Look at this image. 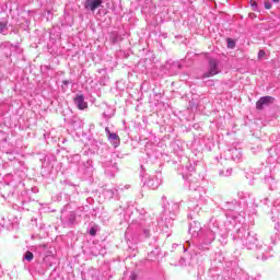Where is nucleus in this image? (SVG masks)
<instances>
[{
	"instance_id": "11",
	"label": "nucleus",
	"mask_w": 280,
	"mask_h": 280,
	"mask_svg": "<svg viewBox=\"0 0 280 280\" xmlns=\"http://www.w3.org/2000/svg\"><path fill=\"white\" fill-rule=\"evenodd\" d=\"M228 47L229 49H234L235 47V42L231 38L228 39Z\"/></svg>"
},
{
	"instance_id": "16",
	"label": "nucleus",
	"mask_w": 280,
	"mask_h": 280,
	"mask_svg": "<svg viewBox=\"0 0 280 280\" xmlns=\"http://www.w3.org/2000/svg\"><path fill=\"white\" fill-rule=\"evenodd\" d=\"M95 229L90 230V235H95Z\"/></svg>"
},
{
	"instance_id": "25",
	"label": "nucleus",
	"mask_w": 280,
	"mask_h": 280,
	"mask_svg": "<svg viewBox=\"0 0 280 280\" xmlns=\"http://www.w3.org/2000/svg\"><path fill=\"white\" fill-rule=\"evenodd\" d=\"M236 159H240V156H236Z\"/></svg>"
},
{
	"instance_id": "2",
	"label": "nucleus",
	"mask_w": 280,
	"mask_h": 280,
	"mask_svg": "<svg viewBox=\"0 0 280 280\" xmlns=\"http://www.w3.org/2000/svg\"><path fill=\"white\" fill-rule=\"evenodd\" d=\"M275 103V97L272 96H262L256 103L257 110H264L266 106H270V104Z\"/></svg>"
},
{
	"instance_id": "23",
	"label": "nucleus",
	"mask_w": 280,
	"mask_h": 280,
	"mask_svg": "<svg viewBox=\"0 0 280 280\" xmlns=\"http://www.w3.org/2000/svg\"><path fill=\"white\" fill-rule=\"evenodd\" d=\"M177 67H178V69H180V65H178V63H175Z\"/></svg>"
},
{
	"instance_id": "24",
	"label": "nucleus",
	"mask_w": 280,
	"mask_h": 280,
	"mask_svg": "<svg viewBox=\"0 0 280 280\" xmlns=\"http://www.w3.org/2000/svg\"><path fill=\"white\" fill-rule=\"evenodd\" d=\"M190 172H194V167L192 166H190Z\"/></svg>"
},
{
	"instance_id": "9",
	"label": "nucleus",
	"mask_w": 280,
	"mask_h": 280,
	"mask_svg": "<svg viewBox=\"0 0 280 280\" xmlns=\"http://www.w3.org/2000/svg\"><path fill=\"white\" fill-rule=\"evenodd\" d=\"M0 34H8V20L5 19L0 21Z\"/></svg>"
},
{
	"instance_id": "7",
	"label": "nucleus",
	"mask_w": 280,
	"mask_h": 280,
	"mask_svg": "<svg viewBox=\"0 0 280 280\" xmlns=\"http://www.w3.org/2000/svg\"><path fill=\"white\" fill-rule=\"evenodd\" d=\"M218 226L213 225V229H209L206 234V244H211L215 240V231Z\"/></svg>"
},
{
	"instance_id": "22",
	"label": "nucleus",
	"mask_w": 280,
	"mask_h": 280,
	"mask_svg": "<svg viewBox=\"0 0 280 280\" xmlns=\"http://www.w3.org/2000/svg\"><path fill=\"white\" fill-rule=\"evenodd\" d=\"M202 188L195 189V191H200Z\"/></svg>"
},
{
	"instance_id": "4",
	"label": "nucleus",
	"mask_w": 280,
	"mask_h": 280,
	"mask_svg": "<svg viewBox=\"0 0 280 280\" xmlns=\"http://www.w3.org/2000/svg\"><path fill=\"white\" fill-rule=\"evenodd\" d=\"M103 3V0H85L84 8L85 10H91L95 12Z\"/></svg>"
},
{
	"instance_id": "5",
	"label": "nucleus",
	"mask_w": 280,
	"mask_h": 280,
	"mask_svg": "<svg viewBox=\"0 0 280 280\" xmlns=\"http://www.w3.org/2000/svg\"><path fill=\"white\" fill-rule=\"evenodd\" d=\"M74 104L79 108V110H84V108L89 107V104L86 102H84V95H82V94H78L74 97Z\"/></svg>"
},
{
	"instance_id": "17",
	"label": "nucleus",
	"mask_w": 280,
	"mask_h": 280,
	"mask_svg": "<svg viewBox=\"0 0 280 280\" xmlns=\"http://www.w3.org/2000/svg\"><path fill=\"white\" fill-rule=\"evenodd\" d=\"M107 194H110V198H113V195L115 194L113 190H107Z\"/></svg>"
},
{
	"instance_id": "3",
	"label": "nucleus",
	"mask_w": 280,
	"mask_h": 280,
	"mask_svg": "<svg viewBox=\"0 0 280 280\" xmlns=\"http://www.w3.org/2000/svg\"><path fill=\"white\" fill-rule=\"evenodd\" d=\"M105 132L107 135L109 143H112L114 148H117L120 143L119 136L115 132H110V129H108V127L105 128Z\"/></svg>"
},
{
	"instance_id": "18",
	"label": "nucleus",
	"mask_w": 280,
	"mask_h": 280,
	"mask_svg": "<svg viewBox=\"0 0 280 280\" xmlns=\"http://www.w3.org/2000/svg\"><path fill=\"white\" fill-rule=\"evenodd\" d=\"M275 230L280 232L279 223L276 224Z\"/></svg>"
},
{
	"instance_id": "8",
	"label": "nucleus",
	"mask_w": 280,
	"mask_h": 280,
	"mask_svg": "<svg viewBox=\"0 0 280 280\" xmlns=\"http://www.w3.org/2000/svg\"><path fill=\"white\" fill-rule=\"evenodd\" d=\"M200 231H202V226H200V222H194L190 224L189 233L194 237H196V235H198V233H200Z\"/></svg>"
},
{
	"instance_id": "12",
	"label": "nucleus",
	"mask_w": 280,
	"mask_h": 280,
	"mask_svg": "<svg viewBox=\"0 0 280 280\" xmlns=\"http://www.w3.org/2000/svg\"><path fill=\"white\" fill-rule=\"evenodd\" d=\"M265 9L266 10H271L272 9V3L270 1L265 2Z\"/></svg>"
},
{
	"instance_id": "10",
	"label": "nucleus",
	"mask_w": 280,
	"mask_h": 280,
	"mask_svg": "<svg viewBox=\"0 0 280 280\" xmlns=\"http://www.w3.org/2000/svg\"><path fill=\"white\" fill-rule=\"evenodd\" d=\"M24 259H26V261H32V259H34V254L32 252H26Z\"/></svg>"
},
{
	"instance_id": "15",
	"label": "nucleus",
	"mask_w": 280,
	"mask_h": 280,
	"mask_svg": "<svg viewBox=\"0 0 280 280\" xmlns=\"http://www.w3.org/2000/svg\"><path fill=\"white\" fill-rule=\"evenodd\" d=\"M235 154H240V151L234 150V151L232 152V156H233V159H235Z\"/></svg>"
},
{
	"instance_id": "1",
	"label": "nucleus",
	"mask_w": 280,
	"mask_h": 280,
	"mask_svg": "<svg viewBox=\"0 0 280 280\" xmlns=\"http://www.w3.org/2000/svg\"><path fill=\"white\" fill-rule=\"evenodd\" d=\"M218 73H220V68L218 67V60L210 59L209 70L203 74V78H213V75H218Z\"/></svg>"
},
{
	"instance_id": "19",
	"label": "nucleus",
	"mask_w": 280,
	"mask_h": 280,
	"mask_svg": "<svg viewBox=\"0 0 280 280\" xmlns=\"http://www.w3.org/2000/svg\"><path fill=\"white\" fill-rule=\"evenodd\" d=\"M62 84H65L66 86L69 84V81H62Z\"/></svg>"
},
{
	"instance_id": "6",
	"label": "nucleus",
	"mask_w": 280,
	"mask_h": 280,
	"mask_svg": "<svg viewBox=\"0 0 280 280\" xmlns=\"http://www.w3.org/2000/svg\"><path fill=\"white\" fill-rule=\"evenodd\" d=\"M145 185L149 186L150 189H159L161 179L159 177H151L145 182Z\"/></svg>"
},
{
	"instance_id": "20",
	"label": "nucleus",
	"mask_w": 280,
	"mask_h": 280,
	"mask_svg": "<svg viewBox=\"0 0 280 280\" xmlns=\"http://www.w3.org/2000/svg\"><path fill=\"white\" fill-rule=\"evenodd\" d=\"M273 3H279L280 0H271Z\"/></svg>"
},
{
	"instance_id": "14",
	"label": "nucleus",
	"mask_w": 280,
	"mask_h": 280,
	"mask_svg": "<svg viewBox=\"0 0 280 280\" xmlns=\"http://www.w3.org/2000/svg\"><path fill=\"white\" fill-rule=\"evenodd\" d=\"M252 8H253L254 12H257V2L252 3Z\"/></svg>"
},
{
	"instance_id": "13",
	"label": "nucleus",
	"mask_w": 280,
	"mask_h": 280,
	"mask_svg": "<svg viewBox=\"0 0 280 280\" xmlns=\"http://www.w3.org/2000/svg\"><path fill=\"white\" fill-rule=\"evenodd\" d=\"M232 172H233V170H231V168L226 170V172L223 173V176H231Z\"/></svg>"
},
{
	"instance_id": "21",
	"label": "nucleus",
	"mask_w": 280,
	"mask_h": 280,
	"mask_svg": "<svg viewBox=\"0 0 280 280\" xmlns=\"http://www.w3.org/2000/svg\"><path fill=\"white\" fill-rule=\"evenodd\" d=\"M259 56H264V50H260V51H259Z\"/></svg>"
}]
</instances>
